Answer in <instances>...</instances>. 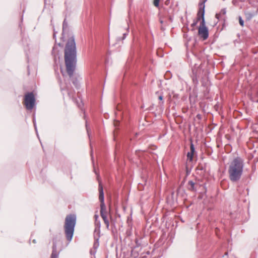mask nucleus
Instances as JSON below:
<instances>
[{"instance_id": "nucleus-1", "label": "nucleus", "mask_w": 258, "mask_h": 258, "mask_svg": "<svg viewBox=\"0 0 258 258\" xmlns=\"http://www.w3.org/2000/svg\"><path fill=\"white\" fill-rule=\"evenodd\" d=\"M64 60L67 73L70 77L73 76L77 64L76 45L74 36L70 37L64 49Z\"/></svg>"}, {"instance_id": "nucleus-2", "label": "nucleus", "mask_w": 258, "mask_h": 258, "mask_svg": "<svg viewBox=\"0 0 258 258\" xmlns=\"http://www.w3.org/2000/svg\"><path fill=\"white\" fill-rule=\"evenodd\" d=\"M243 161L240 157H236L230 163L228 168L229 179L233 182L240 179L243 172Z\"/></svg>"}, {"instance_id": "nucleus-3", "label": "nucleus", "mask_w": 258, "mask_h": 258, "mask_svg": "<svg viewBox=\"0 0 258 258\" xmlns=\"http://www.w3.org/2000/svg\"><path fill=\"white\" fill-rule=\"evenodd\" d=\"M207 0H200L199 4V11L198 13V20L202 19L201 25L199 28V35L206 40L208 38L209 31L208 29L206 26V22L205 20V3Z\"/></svg>"}, {"instance_id": "nucleus-4", "label": "nucleus", "mask_w": 258, "mask_h": 258, "mask_svg": "<svg viewBox=\"0 0 258 258\" xmlns=\"http://www.w3.org/2000/svg\"><path fill=\"white\" fill-rule=\"evenodd\" d=\"M95 173L97 176V179L99 181V199L101 202L100 204V215L106 226V228L109 229V221L107 219V211L106 207L104 203V191H103V187L101 184V181L99 180V175L96 172Z\"/></svg>"}, {"instance_id": "nucleus-5", "label": "nucleus", "mask_w": 258, "mask_h": 258, "mask_svg": "<svg viewBox=\"0 0 258 258\" xmlns=\"http://www.w3.org/2000/svg\"><path fill=\"white\" fill-rule=\"evenodd\" d=\"M76 223V216L74 214H70L66 217L64 229L66 238L69 241L72 239Z\"/></svg>"}, {"instance_id": "nucleus-6", "label": "nucleus", "mask_w": 258, "mask_h": 258, "mask_svg": "<svg viewBox=\"0 0 258 258\" xmlns=\"http://www.w3.org/2000/svg\"><path fill=\"white\" fill-rule=\"evenodd\" d=\"M24 104L27 109L32 110L35 105V98L33 92H28L25 95Z\"/></svg>"}, {"instance_id": "nucleus-7", "label": "nucleus", "mask_w": 258, "mask_h": 258, "mask_svg": "<svg viewBox=\"0 0 258 258\" xmlns=\"http://www.w3.org/2000/svg\"><path fill=\"white\" fill-rule=\"evenodd\" d=\"M101 222L99 220H95V229L94 230V235H96L98 238V235L100 236Z\"/></svg>"}, {"instance_id": "nucleus-8", "label": "nucleus", "mask_w": 258, "mask_h": 258, "mask_svg": "<svg viewBox=\"0 0 258 258\" xmlns=\"http://www.w3.org/2000/svg\"><path fill=\"white\" fill-rule=\"evenodd\" d=\"M199 71L198 70H196V68L192 69V81L194 84L197 86L199 84V81H198V72Z\"/></svg>"}, {"instance_id": "nucleus-9", "label": "nucleus", "mask_w": 258, "mask_h": 258, "mask_svg": "<svg viewBox=\"0 0 258 258\" xmlns=\"http://www.w3.org/2000/svg\"><path fill=\"white\" fill-rule=\"evenodd\" d=\"M52 54L54 56V63L55 64H57V58H58V59H59V51L56 50V48L55 45L53 47L52 50Z\"/></svg>"}, {"instance_id": "nucleus-10", "label": "nucleus", "mask_w": 258, "mask_h": 258, "mask_svg": "<svg viewBox=\"0 0 258 258\" xmlns=\"http://www.w3.org/2000/svg\"><path fill=\"white\" fill-rule=\"evenodd\" d=\"M59 252L57 251L56 244H53L52 246V251L51 254V258H58Z\"/></svg>"}, {"instance_id": "nucleus-11", "label": "nucleus", "mask_w": 258, "mask_h": 258, "mask_svg": "<svg viewBox=\"0 0 258 258\" xmlns=\"http://www.w3.org/2000/svg\"><path fill=\"white\" fill-rule=\"evenodd\" d=\"M187 188L188 190L190 191H195L197 190V189L195 187V183L192 180H189L187 183Z\"/></svg>"}, {"instance_id": "nucleus-12", "label": "nucleus", "mask_w": 258, "mask_h": 258, "mask_svg": "<svg viewBox=\"0 0 258 258\" xmlns=\"http://www.w3.org/2000/svg\"><path fill=\"white\" fill-rule=\"evenodd\" d=\"M245 15L247 20H250L253 17L256 15L255 11L253 12H246L245 13Z\"/></svg>"}, {"instance_id": "nucleus-13", "label": "nucleus", "mask_w": 258, "mask_h": 258, "mask_svg": "<svg viewBox=\"0 0 258 258\" xmlns=\"http://www.w3.org/2000/svg\"><path fill=\"white\" fill-rule=\"evenodd\" d=\"M100 237V236L98 235V238H97L96 237V235H94V239H95V242L94 243L93 248L95 249H96L98 247V246L99 245V240Z\"/></svg>"}, {"instance_id": "nucleus-14", "label": "nucleus", "mask_w": 258, "mask_h": 258, "mask_svg": "<svg viewBox=\"0 0 258 258\" xmlns=\"http://www.w3.org/2000/svg\"><path fill=\"white\" fill-rule=\"evenodd\" d=\"M129 26H128L127 28H126V32L124 33L123 34V37L122 38H118L117 39L118 40H124L126 37V36L128 35V32H129Z\"/></svg>"}, {"instance_id": "nucleus-15", "label": "nucleus", "mask_w": 258, "mask_h": 258, "mask_svg": "<svg viewBox=\"0 0 258 258\" xmlns=\"http://www.w3.org/2000/svg\"><path fill=\"white\" fill-rule=\"evenodd\" d=\"M193 156H194V154L193 153H190V152H188L187 153V157L188 160H189V161H190V162L192 161Z\"/></svg>"}, {"instance_id": "nucleus-16", "label": "nucleus", "mask_w": 258, "mask_h": 258, "mask_svg": "<svg viewBox=\"0 0 258 258\" xmlns=\"http://www.w3.org/2000/svg\"><path fill=\"white\" fill-rule=\"evenodd\" d=\"M190 152L194 154V152H195V149L194 145L192 142H191L190 144Z\"/></svg>"}, {"instance_id": "nucleus-17", "label": "nucleus", "mask_w": 258, "mask_h": 258, "mask_svg": "<svg viewBox=\"0 0 258 258\" xmlns=\"http://www.w3.org/2000/svg\"><path fill=\"white\" fill-rule=\"evenodd\" d=\"M158 99L159 100L161 101L162 102L160 103V104L163 105L164 103V102L163 101V94L161 93L160 95L158 96Z\"/></svg>"}, {"instance_id": "nucleus-18", "label": "nucleus", "mask_w": 258, "mask_h": 258, "mask_svg": "<svg viewBox=\"0 0 258 258\" xmlns=\"http://www.w3.org/2000/svg\"><path fill=\"white\" fill-rule=\"evenodd\" d=\"M68 27V23L66 21V20L64 19L63 22V24H62V30H63V32L64 31V30L65 29H66Z\"/></svg>"}, {"instance_id": "nucleus-19", "label": "nucleus", "mask_w": 258, "mask_h": 258, "mask_svg": "<svg viewBox=\"0 0 258 258\" xmlns=\"http://www.w3.org/2000/svg\"><path fill=\"white\" fill-rule=\"evenodd\" d=\"M33 122L34 123V126L35 127V130L36 131V133L37 134V130L36 123V118H35V116L34 115H33Z\"/></svg>"}, {"instance_id": "nucleus-20", "label": "nucleus", "mask_w": 258, "mask_h": 258, "mask_svg": "<svg viewBox=\"0 0 258 258\" xmlns=\"http://www.w3.org/2000/svg\"><path fill=\"white\" fill-rule=\"evenodd\" d=\"M239 22L241 26H244V21L242 20L241 16H239Z\"/></svg>"}, {"instance_id": "nucleus-21", "label": "nucleus", "mask_w": 258, "mask_h": 258, "mask_svg": "<svg viewBox=\"0 0 258 258\" xmlns=\"http://www.w3.org/2000/svg\"><path fill=\"white\" fill-rule=\"evenodd\" d=\"M160 0H154L153 4L156 7H158L159 5Z\"/></svg>"}, {"instance_id": "nucleus-22", "label": "nucleus", "mask_w": 258, "mask_h": 258, "mask_svg": "<svg viewBox=\"0 0 258 258\" xmlns=\"http://www.w3.org/2000/svg\"><path fill=\"white\" fill-rule=\"evenodd\" d=\"M199 20H198V17H197L196 20L194 21V22L191 24V26L194 27L196 26Z\"/></svg>"}, {"instance_id": "nucleus-23", "label": "nucleus", "mask_w": 258, "mask_h": 258, "mask_svg": "<svg viewBox=\"0 0 258 258\" xmlns=\"http://www.w3.org/2000/svg\"><path fill=\"white\" fill-rule=\"evenodd\" d=\"M135 242L136 244V247H139L141 245V243L139 242V240L138 239H135Z\"/></svg>"}, {"instance_id": "nucleus-24", "label": "nucleus", "mask_w": 258, "mask_h": 258, "mask_svg": "<svg viewBox=\"0 0 258 258\" xmlns=\"http://www.w3.org/2000/svg\"><path fill=\"white\" fill-rule=\"evenodd\" d=\"M56 33H57V32L55 31V30L54 29L53 30V38L56 40Z\"/></svg>"}, {"instance_id": "nucleus-25", "label": "nucleus", "mask_w": 258, "mask_h": 258, "mask_svg": "<svg viewBox=\"0 0 258 258\" xmlns=\"http://www.w3.org/2000/svg\"><path fill=\"white\" fill-rule=\"evenodd\" d=\"M250 99H251L252 102L258 103V98L257 99H255V98H254L253 97H251Z\"/></svg>"}, {"instance_id": "nucleus-26", "label": "nucleus", "mask_w": 258, "mask_h": 258, "mask_svg": "<svg viewBox=\"0 0 258 258\" xmlns=\"http://www.w3.org/2000/svg\"><path fill=\"white\" fill-rule=\"evenodd\" d=\"M164 4L166 6H169L170 4V0H165Z\"/></svg>"}, {"instance_id": "nucleus-27", "label": "nucleus", "mask_w": 258, "mask_h": 258, "mask_svg": "<svg viewBox=\"0 0 258 258\" xmlns=\"http://www.w3.org/2000/svg\"><path fill=\"white\" fill-rule=\"evenodd\" d=\"M79 100H80V103H79L78 101H76V103L79 107H81L82 104V102L80 98H79Z\"/></svg>"}, {"instance_id": "nucleus-28", "label": "nucleus", "mask_w": 258, "mask_h": 258, "mask_svg": "<svg viewBox=\"0 0 258 258\" xmlns=\"http://www.w3.org/2000/svg\"><path fill=\"white\" fill-rule=\"evenodd\" d=\"M86 130H87V132L88 133V135L89 137H90V134L89 132V129H88V125H87V123H86Z\"/></svg>"}, {"instance_id": "nucleus-29", "label": "nucleus", "mask_w": 258, "mask_h": 258, "mask_svg": "<svg viewBox=\"0 0 258 258\" xmlns=\"http://www.w3.org/2000/svg\"><path fill=\"white\" fill-rule=\"evenodd\" d=\"M221 13H222L223 15H225L226 13V9H223L221 10Z\"/></svg>"}, {"instance_id": "nucleus-30", "label": "nucleus", "mask_w": 258, "mask_h": 258, "mask_svg": "<svg viewBox=\"0 0 258 258\" xmlns=\"http://www.w3.org/2000/svg\"><path fill=\"white\" fill-rule=\"evenodd\" d=\"M94 217H95V220H99V216L97 214H95V216H94Z\"/></svg>"}, {"instance_id": "nucleus-31", "label": "nucleus", "mask_w": 258, "mask_h": 258, "mask_svg": "<svg viewBox=\"0 0 258 258\" xmlns=\"http://www.w3.org/2000/svg\"><path fill=\"white\" fill-rule=\"evenodd\" d=\"M180 188L177 189V193L178 194Z\"/></svg>"}, {"instance_id": "nucleus-32", "label": "nucleus", "mask_w": 258, "mask_h": 258, "mask_svg": "<svg viewBox=\"0 0 258 258\" xmlns=\"http://www.w3.org/2000/svg\"><path fill=\"white\" fill-rule=\"evenodd\" d=\"M33 242L34 243H36V240L34 239V240H33Z\"/></svg>"}, {"instance_id": "nucleus-33", "label": "nucleus", "mask_w": 258, "mask_h": 258, "mask_svg": "<svg viewBox=\"0 0 258 258\" xmlns=\"http://www.w3.org/2000/svg\"><path fill=\"white\" fill-rule=\"evenodd\" d=\"M170 19L171 21H172V19L171 17H170Z\"/></svg>"}, {"instance_id": "nucleus-34", "label": "nucleus", "mask_w": 258, "mask_h": 258, "mask_svg": "<svg viewBox=\"0 0 258 258\" xmlns=\"http://www.w3.org/2000/svg\"><path fill=\"white\" fill-rule=\"evenodd\" d=\"M156 94H159V92H156Z\"/></svg>"}, {"instance_id": "nucleus-35", "label": "nucleus", "mask_w": 258, "mask_h": 258, "mask_svg": "<svg viewBox=\"0 0 258 258\" xmlns=\"http://www.w3.org/2000/svg\"><path fill=\"white\" fill-rule=\"evenodd\" d=\"M218 14H216V17H217V18H218Z\"/></svg>"}, {"instance_id": "nucleus-36", "label": "nucleus", "mask_w": 258, "mask_h": 258, "mask_svg": "<svg viewBox=\"0 0 258 258\" xmlns=\"http://www.w3.org/2000/svg\"><path fill=\"white\" fill-rule=\"evenodd\" d=\"M90 253H91V254H92V250H91V251H90Z\"/></svg>"}, {"instance_id": "nucleus-37", "label": "nucleus", "mask_w": 258, "mask_h": 258, "mask_svg": "<svg viewBox=\"0 0 258 258\" xmlns=\"http://www.w3.org/2000/svg\"><path fill=\"white\" fill-rule=\"evenodd\" d=\"M58 45L59 46H60V43H58Z\"/></svg>"}, {"instance_id": "nucleus-38", "label": "nucleus", "mask_w": 258, "mask_h": 258, "mask_svg": "<svg viewBox=\"0 0 258 258\" xmlns=\"http://www.w3.org/2000/svg\"><path fill=\"white\" fill-rule=\"evenodd\" d=\"M95 253H96V251H95L93 252V254H95Z\"/></svg>"}]
</instances>
